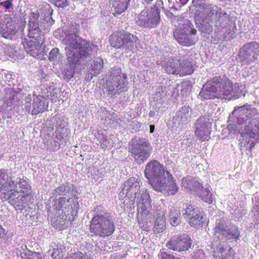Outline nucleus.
Here are the masks:
<instances>
[{
	"mask_svg": "<svg viewBox=\"0 0 259 259\" xmlns=\"http://www.w3.org/2000/svg\"><path fill=\"white\" fill-rule=\"evenodd\" d=\"M147 4H150L153 0H144Z\"/></svg>",
	"mask_w": 259,
	"mask_h": 259,
	"instance_id": "obj_55",
	"label": "nucleus"
},
{
	"mask_svg": "<svg viewBox=\"0 0 259 259\" xmlns=\"http://www.w3.org/2000/svg\"><path fill=\"white\" fill-rule=\"evenodd\" d=\"M203 213L198 211L189 219V224L192 227H200L204 224Z\"/></svg>",
	"mask_w": 259,
	"mask_h": 259,
	"instance_id": "obj_33",
	"label": "nucleus"
},
{
	"mask_svg": "<svg viewBox=\"0 0 259 259\" xmlns=\"http://www.w3.org/2000/svg\"><path fill=\"white\" fill-rule=\"evenodd\" d=\"M96 75H97L94 74V72H92V71L88 72L85 75V80L86 81V82H89L92 80L93 76Z\"/></svg>",
	"mask_w": 259,
	"mask_h": 259,
	"instance_id": "obj_52",
	"label": "nucleus"
},
{
	"mask_svg": "<svg viewBox=\"0 0 259 259\" xmlns=\"http://www.w3.org/2000/svg\"><path fill=\"white\" fill-rule=\"evenodd\" d=\"M234 86L227 78L215 76L207 81L200 92L202 99H227L233 93Z\"/></svg>",
	"mask_w": 259,
	"mask_h": 259,
	"instance_id": "obj_4",
	"label": "nucleus"
},
{
	"mask_svg": "<svg viewBox=\"0 0 259 259\" xmlns=\"http://www.w3.org/2000/svg\"><path fill=\"white\" fill-rule=\"evenodd\" d=\"M121 31L113 32L110 36L109 39L110 45L116 49L123 48L122 41H121Z\"/></svg>",
	"mask_w": 259,
	"mask_h": 259,
	"instance_id": "obj_32",
	"label": "nucleus"
},
{
	"mask_svg": "<svg viewBox=\"0 0 259 259\" xmlns=\"http://www.w3.org/2000/svg\"><path fill=\"white\" fill-rule=\"evenodd\" d=\"M0 230H1L2 232H3V233H5V229L4 228H3L2 227H0Z\"/></svg>",
	"mask_w": 259,
	"mask_h": 259,
	"instance_id": "obj_56",
	"label": "nucleus"
},
{
	"mask_svg": "<svg viewBox=\"0 0 259 259\" xmlns=\"http://www.w3.org/2000/svg\"><path fill=\"white\" fill-rule=\"evenodd\" d=\"M181 187L184 190H194L197 192V188L200 189L201 184L198 182L194 181L190 177H187L181 179Z\"/></svg>",
	"mask_w": 259,
	"mask_h": 259,
	"instance_id": "obj_23",
	"label": "nucleus"
},
{
	"mask_svg": "<svg viewBox=\"0 0 259 259\" xmlns=\"http://www.w3.org/2000/svg\"><path fill=\"white\" fill-rule=\"evenodd\" d=\"M137 219L138 224L142 230L147 231L149 229V224L151 223V215L139 214L137 215Z\"/></svg>",
	"mask_w": 259,
	"mask_h": 259,
	"instance_id": "obj_34",
	"label": "nucleus"
},
{
	"mask_svg": "<svg viewBox=\"0 0 259 259\" xmlns=\"http://www.w3.org/2000/svg\"><path fill=\"white\" fill-rule=\"evenodd\" d=\"M48 108V103L45 98L41 96H36L33 100L31 114L36 115L45 112Z\"/></svg>",
	"mask_w": 259,
	"mask_h": 259,
	"instance_id": "obj_20",
	"label": "nucleus"
},
{
	"mask_svg": "<svg viewBox=\"0 0 259 259\" xmlns=\"http://www.w3.org/2000/svg\"><path fill=\"white\" fill-rule=\"evenodd\" d=\"M59 56V50L57 48H54L50 51L49 55V59L50 61L56 60Z\"/></svg>",
	"mask_w": 259,
	"mask_h": 259,
	"instance_id": "obj_42",
	"label": "nucleus"
},
{
	"mask_svg": "<svg viewBox=\"0 0 259 259\" xmlns=\"http://www.w3.org/2000/svg\"><path fill=\"white\" fill-rule=\"evenodd\" d=\"M121 41H122L123 48L130 49L132 48L134 45V41L137 37L131 34L129 32L121 31Z\"/></svg>",
	"mask_w": 259,
	"mask_h": 259,
	"instance_id": "obj_25",
	"label": "nucleus"
},
{
	"mask_svg": "<svg viewBox=\"0 0 259 259\" xmlns=\"http://www.w3.org/2000/svg\"><path fill=\"white\" fill-rule=\"evenodd\" d=\"M96 212L90 222L89 231L95 236L105 238L112 235L115 231L114 219L101 205L94 208Z\"/></svg>",
	"mask_w": 259,
	"mask_h": 259,
	"instance_id": "obj_3",
	"label": "nucleus"
},
{
	"mask_svg": "<svg viewBox=\"0 0 259 259\" xmlns=\"http://www.w3.org/2000/svg\"><path fill=\"white\" fill-rule=\"evenodd\" d=\"M190 108L189 106H183L177 113V116L181 118L182 122L186 121Z\"/></svg>",
	"mask_w": 259,
	"mask_h": 259,
	"instance_id": "obj_39",
	"label": "nucleus"
},
{
	"mask_svg": "<svg viewBox=\"0 0 259 259\" xmlns=\"http://www.w3.org/2000/svg\"><path fill=\"white\" fill-rule=\"evenodd\" d=\"M91 71L95 75L99 74L103 68V61L101 58L95 59L91 65Z\"/></svg>",
	"mask_w": 259,
	"mask_h": 259,
	"instance_id": "obj_36",
	"label": "nucleus"
},
{
	"mask_svg": "<svg viewBox=\"0 0 259 259\" xmlns=\"http://www.w3.org/2000/svg\"><path fill=\"white\" fill-rule=\"evenodd\" d=\"M68 259H88V258L83 256L81 252H79L70 256Z\"/></svg>",
	"mask_w": 259,
	"mask_h": 259,
	"instance_id": "obj_48",
	"label": "nucleus"
},
{
	"mask_svg": "<svg viewBox=\"0 0 259 259\" xmlns=\"http://www.w3.org/2000/svg\"><path fill=\"white\" fill-rule=\"evenodd\" d=\"M139 181L135 177H131L124 182L123 191L125 192V197L133 203L135 202L137 193L140 189Z\"/></svg>",
	"mask_w": 259,
	"mask_h": 259,
	"instance_id": "obj_14",
	"label": "nucleus"
},
{
	"mask_svg": "<svg viewBox=\"0 0 259 259\" xmlns=\"http://www.w3.org/2000/svg\"><path fill=\"white\" fill-rule=\"evenodd\" d=\"M39 17V13L31 12L28 21V30H40L39 28L38 19Z\"/></svg>",
	"mask_w": 259,
	"mask_h": 259,
	"instance_id": "obj_35",
	"label": "nucleus"
},
{
	"mask_svg": "<svg viewBox=\"0 0 259 259\" xmlns=\"http://www.w3.org/2000/svg\"><path fill=\"white\" fill-rule=\"evenodd\" d=\"M165 211L156 209L154 217L155 218L154 226V232L156 233L162 232L165 228Z\"/></svg>",
	"mask_w": 259,
	"mask_h": 259,
	"instance_id": "obj_19",
	"label": "nucleus"
},
{
	"mask_svg": "<svg viewBox=\"0 0 259 259\" xmlns=\"http://www.w3.org/2000/svg\"><path fill=\"white\" fill-rule=\"evenodd\" d=\"M198 211H196L192 204L189 203L186 204L185 212L183 213L184 216H186L189 219Z\"/></svg>",
	"mask_w": 259,
	"mask_h": 259,
	"instance_id": "obj_41",
	"label": "nucleus"
},
{
	"mask_svg": "<svg viewBox=\"0 0 259 259\" xmlns=\"http://www.w3.org/2000/svg\"><path fill=\"white\" fill-rule=\"evenodd\" d=\"M202 15L206 17H211L214 14L213 7L211 5H207L203 4L200 6Z\"/></svg>",
	"mask_w": 259,
	"mask_h": 259,
	"instance_id": "obj_38",
	"label": "nucleus"
},
{
	"mask_svg": "<svg viewBox=\"0 0 259 259\" xmlns=\"http://www.w3.org/2000/svg\"><path fill=\"white\" fill-rule=\"evenodd\" d=\"M191 245L190 238L185 235L174 236L166 245L169 249L179 252L188 250Z\"/></svg>",
	"mask_w": 259,
	"mask_h": 259,
	"instance_id": "obj_13",
	"label": "nucleus"
},
{
	"mask_svg": "<svg viewBox=\"0 0 259 259\" xmlns=\"http://www.w3.org/2000/svg\"><path fill=\"white\" fill-rule=\"evenodd\" d=\"M68 62L74 66L79 65L91 56L93 51H97V46L82 39L75 33L69 34L63 39Z\"/></svg>",
	"mask_w": 259,
	"mask_h": 259,
	"instance_id": "obj_2",
	"label": "nucleus"
},
{
	"mask_svg": "<svg viewBox=\"0 0 259 259\" xmlns=\"http://www.w3.org/2000/svg\"><path fill=\"white\" fill-rule=\"evenodd\" d=\"M211 124L205 121L204 118L200 117L195 124L194 134L197 138L201 141H208L210 138Z\"/></svg>",
	"mask_w": 259,
	"mask_h": 259,
	"instance_id": "obj_12",
	"label": "nucleus"
},
{
	"mask_svg": "<svg viewBox=\"0 0 259 259\" xmlns=\"http://www.w3.org/2000/svg\"><path fill=\"white\" fill-rule=\"evenodd\" d=\"M161 259H183L181 257L167 254L165 252H160Z\"/></svg>",
	"mask_w": 259,
	"mask_h": 259,
	"instance_id": "obj_45",
	"label": "nucleus"
},
{
	"mask_svg": "<svg viewBox=\"0 0 259 259\" xmlns=\"http://www.w3.org/2000/svg\"><path fill=\"white\" fill-rule=\"evenodd\" d=\"M200 15V14H197L196 17H198V15Z\"/></svg>",
	"mask_w": 259,
	"mask_h": 259,
	"instance_id": "obj_58",
	"label": "nucleus"
},
{
	"mask_svg": "<svg viewBox=\"0 0 259 259\" xmlns=\"http://www.w3.org/2000/svg\"><path fill=\"white\" fill-rule=\"evenodd\" d=\"M187 29V31L192 35H195L196 34L197 31L195 28L193 27V24L189 22L188 24L186 25V26H184L183 29Z\"/></svg>",
	"mask_w": 259,
	"mask_h": 259,
	"instance_id": "obj_46",
	"label": "nucleus"
},
{
	"mask_svg": "<svg viewBox=\"0 0 259 259\" xmlns=\"http://www.w3.org/2000/svg\"><path fill=\"white\" fill-rule=\"evenodd\" d=\"M22 45L26 52L34 57H37L41 54L43 44H38L36 46L35 42L28 43V41H22Z\"/></svg>",
	"mask_w": 259,
	"mask_h": 259,
	"instance_id": "obj_22",
	"label": "nucleus"
},
{
	"mask_svg": "<svg viewBox=\"0 0 259 259\" xmlns=\"http://www.w3.org/2000/svg\"><path fill=\"white\" fill-rule=\"evenodd\" d=\"M227 229V223L224 219L217 220L213 228L214 235L217 237L221 236L224 237Z\"/></svg>",
	"mask_w": 259,
	"mask_h": 259,
	"instance_id": "obj_28",
	"label": "nucleus"
},
{
	"mask_svg": "<svg viewBox=\"0 0 259 259\" xmlns=\"http://www.w3.org/2000/svg\"><path fill=\"white\" fill-rule=\"evenodd\" d=\"M165 70L169 74H175L177 72V68L172 64H167Z\"/></svg>",
	"mask_w": 259,
	"mask_h": 259,
	"instance_id": "obj_47",
	"label": "nucleus"
},
{
	"mask_svg": "<svg viewBox=\"0 0 259 259\" xmlns=\"http://www.w3.org/2000/svg\"><path fill=\"white\" fill-rule=\"evenodd\" d=\"M155 129L154 125L151 124L150 125V133H153Z\"/></svg>",
	"mask_w": 259,
	"mask_h": 259,
	"instance_id": "obj_53",
	"label": "nucleus"
},
{
	"mask_svg": "<svg viewBox=\"0 0 259 259\" xmlns=\"http://www.w3.org/2000/svg\"><path fill=\"white\" fill-rule=\"evenodd\" d=\"M180 206H173L171 207L169 213V218L170 224L172 226H177L181 223Z\"/></svg>",
	"mask_w": 259,
	"mask_h": 259,
	"instance_id": "obj_24",
	"label": "nucleus"
},
{
	"mask_svg": "<svg viewBox=\"0 0 259 259\" xmlns=\"http://www.w3.org/2000/svg\"><path fill=\"white\" fill-rule=\"evenodd\" d=\"M199 29L204 33L210 34L213 31L212 26L208 22L204 20L201 23H196Z\"/></svg>",
	"mask_w": 259,
	"mask_h": 259,
	"instance_id": "obj_37",
	"label": "nucleus"
},
{
	"mask_svg": "<svg viewBox=\"0 0 259 259\" xmlns=\"http://www.w3.org/2000/svg\"><path fill=\"white\" fill-rule=\"evenodd\" d=\"M25 254L27 255L26 259H42L40 253L33 252L30 250H28Z\"/></svg>",
	"mask_w": 259,
	"mask_h": 259,
	"instance_id": "obj_44",
	"label": "nucleus"
},
{
	"mask_svg": "<svg viewBox=\"0 0 259 259\" xmlns=\"http://www.w3.org/2000/svg\"><path fill=\"white\" fill-rule=\"evenodd\" d=\"M9 178L7 170L0 169V198L3 202L8 201L16 210H23L32 198L29 192L31 186L23 179L15 182Z\"/></svg>",
	"mask_w": 259,
	"mask_h": 259,
	"instance_id": "obj_1",
	"label": "nucleus"
},
{
	"mask_svg": "<svg viewBox=\"0 0 259 259\" xmlns=\"http://www.w3.org/2000/svg\"><path fill=\"white\" fill-rule=\"evenodd\" d=\"M65 248L64 246L54 248L52 254L53 259H63L64 256Z\"/></svg>",
	"mask_w": 259,
	"mask_h": 259,
	"instance_id": "obj_40",
	"label": "nucleus"
},
{
	"mask_svg": "<svg viewBox=\"0 0 259 259\" xmlns=\"http://www.w3.org/2000/svg\"><path fill=\"white\" fill-rule=\"evenodd\" d=\"M151 199L147 190L142 191L137 206V215H151Z\"/></svg>",
	"mask_w": 259,
	"mask_h": 259,
	"instance_id": "obj_15",
	"label": "nucleus"
},
{
	"mask_svg": "<svg viewBox=\"0 0 259 259\" xmlns=\"http://www.w3.org/2000/svg\"><path fill=\"white\" fill-rule=\"evenodd\" d=\"M130 0H110L111 12L114 16L120 15L127 9Z\"/></svg>",
	"mask_w": 259,
	"mask_h": 259,
	"instance_id": "obj_18",
	"label": "nucleus"
},
{
	"mask_svg": "<svg viewBox=\"0 0 259 259\" xmlns=\"http://www.w3.org/2000/svg\"><path fill=\"white\" fill-rule=\"evenodd\" d=\"M233 251V250L231 247L227 250L224 246L220 244L218 246L217 250L214 251V259H230Z\"/></svg>",
	"mask_w": 259,
	"mask_h": 259,
	"instance_id": "obj_26",
	"label": "nucleus"
},
{
	"mask_svg": "<svg viewBox=\"0 0 259 259\" xmlns=\"http://www.w3.org/2000/svg\"><path fill=\"white\" fill-rule=\"evenodd\" d=\"M18 22L12 18H7L0 23V34L6 38H11L17 32Z\"/></svg>",
	"mask_w": 259,
	"mask_h": 259,
	"instance_id": "obj_16",
	"label": "nucleus"
},
{
	"mask_svg": "<svg viewBox=\"0 0 259 259\" xmlns=\"http://www.w3.org/2000/svg\"><path fill=\"white\" fill-rule=\"evenodd\" d=\"M167 182L165 179L158 184L155 183L153 189L157 191L166 193L168 195H174L178 192L179 186L169 171L167 172Z\"/></svg>",
	"mask_w": 259,
	"mask_h": 259,
	"instance_id": "obj_11",
	"label": "nucleus"
},
{
	"mask_svg": "<svg viewBox=\"0 0 259 259\" xmlns=\"http://www.w3.org/2000/svg\"><path fill=\"white\" fill-rule=\"evenodd\" d=\"M174 36L181 45L184 46H191L195 44V40L192 38H189L188 34H180L179 32H175Z\"/></svg>",
	"mask_w": 259,
	"mask_h": 259,
	"instance_id": "obj_27",
	"label": "nucleus"
},
{
	"mask_svg": "<svg viewBox=\"0 0 259 259\" xmlns=\"http://www.w3.org/2000/svg\"><path fill=\"white\" fill-rule=\"evenodd\" d=\"M243 51L246 59L250 62L255 61L259 56V44L252 41L244 44L242 47Z\"/></svg>",
	"mask_w": 259,
	"mask_h": 259,
	"instance_id": "obj_17",
	"label": "nucleus"
},
{
	"mask_svg": "<svg viewBox=\"0 0 259 259\" xmlns=\"http://www.w3.org/2000/svg\"><path fill=\"white\" fill-rule=\"evenodd\" d=\"M188 1L189 0H179L181 4L183 5L186 4L188 2Z\"/></svg>",
	"mask_w": 259,
	"mask_h": 259,
	"instance_id": "obj_54",
	"label": "nucleus"
},
{
	"mask_svg": "<svg viewBox=\"0 0 259 259\" xmlns=\"http://www.w3.org/2000/svg\"><path fill=\"white\" fill-rule=\"evenodd\" d=\"M196 193H198L197 195L204 202L208 204H211L212 203L213 199L212 194L208 188H204L201 184L200 189L197 188V192Z\"/></svg>",
	"mask_w": 259,
	"mask_h": 259,
	"instance_id": "obj_30",
	"label": "nucleus"
},
{
	"mask_svg": "<svg viewBox=\"0 0 259 259\" xmlns=\"http://www.w3.org/2000/svg\"><path fill=\"white\" fill-rule=\"evenodd\" d=\"M0 6H2L6 9H9L12 6V3L10 1H6L0 3Z\"/></svg>",
	"mask_w": 259,
	"mask_h": 259,
	"instance_id": "obj_51",
	"label": "nucleus"
},
{
	"mask_svg": "<svg viewBox=\"0 0 259 259\" xmlns=\"http://www.w3.org/2000/svg\"><path fill=\"white\" fill-rule=\"evenodd\" d=\"M126 75L122 73L120 68H111L108 74L106 81L109 94L112 96L122 93L126 85Z\"/></svg>",
	"mask_w": 259,
	"mask_h": 259,
	"instance_id": "obj_6",
	"label": "nucleus"
},
{
	"mask_svg": "<svg viewBox=\"0 0 259 259\" xmlns=\"http://www.w3.org/2000/svg\"><path fill=\"white\" fill-rule=\"evenodd\" d=\"M100 143L101 144V146L102 149H106L108 145L109 144V141L107 139H103L102 140H100Z\"/></svg>",
	"mask_w": 259,
	"mask_h": 259,
	"instance_id": "obj_50",
	"label": "nucleus"
},
{
	"mask_svg": "<svg viewBox=\"0 0 259 259\" xmlns=\"http://www.w3.org/2000/svg\"><path fill=\"white\" fill-rule=\"evenodd\" d=\"M194 70L192 62L188 60H183L180 63L179 71L181 75L184 76L193 73Z\"/></svg>",
	"mask_w": 259,
	"mask_h": 259,
	"instance_id": "obj_31",
	"label": "nucleus"
},
{
	"mask_svg": "<svg viewBox=\"0 0 259 259\" xmlns=\"http://www.w3.org/2000/svg\"><path fill=\"white\" fill-rule=\"evenodd\" d=\"M168 171L166 167L161 164L157 160H151L149 161L144 170L146 178L148 179L153 188L155 183L158 184L162 180L165 179V174Z\"/></svg>",
	"mask_w": 259,
	"mask_h": 259,
	"instance_id": "obj_7",
	"label": "nucleus"
},
{
	"mask_svg": "<svg viewBox=\"0 0 259 259\" xmlns=\"http://www.w3.org/2000/svg\"><path fill=\"white\" fill-rule=\"evenodd\" d=\"M257 130L249 129V126L245 128L246 132L242 134V140H240V146L241 150H249L251 151L257 143L259 142V125Z\"/></svg>",
	"mask_w": 259,
	"mask_h": 259,
	"instance_id": "obj_10",
	"label": "nucleus"
},
{
	"mask_svg": "<svg viewBox=\"0 0 259 259\" xmlns=\"http://www.w3.org/2000/svg\"><path fill=\"white\" fill-rule=\"evenodd\" d=\"M257 216L259 218V210L258 211V212H257Z\"/></svg>",
	"mask_w": 259,
	"mask_h": 259,
	"instance_id": "obj_57",
	"label": "nucleus"
},
{
	"mask_svg": "<svg viewBox=\"0 0 259 259\" xmlns=\"http://www.w3.org/2000/svg\"><path fill=\"white\" fill-rule=\"evenodd\" d=\"M66 190V186L64 184L60 185L54 191V195L56 196L63 195Z\"/></svg>",
	"mask_w": 259,
	"mask_h": 259,
	"instance_id": "obj_43",
	"label": "nucleus"
},
{
	"mask_svg": "<svg viewBox=\"0 0 259 259\" xmlns=\"http://www.w3.org/2000/svg\"><path fill=\"white\" fill-rule=\"evenodd\" d=\"M160 22V12L155 8L142 10L136 20L138 26L149 29L155 28L159 25Z\"/></svg>",
	"mask_w": 259,
	"mask_h": 259,
	"instance_id": "obj_8",
	"label": "nucleus"
},
{
	"mask_svg": "<svg viewBox=\"0 0 259 259\" xmlns=\"http://www.w3.org/2000/svg\"><path fill=\"white\" fill-rule=\"evenodd\" d=\"M128 150L134 161L137 164H141L150 157L152 147L147 139L135 137L129 144Z\"/></svg>",
	"mask_w": 259,
	"mask_h": 259,
	"instance_id": "obj_5",
	"label": "nucleus"
},
{
	"mask_svg": "<svg viewBox=\"0 0 259 259\" xmlns=\"http://www.w3.org/2000/svg\"><path fill=\"white\" fill-rule=\"evenodd\" d=\"M78 202L73 198L66 200L65 197H60L58 199V209H62L63 213L62 218L64 222L63 225L74 221L78 213Z\"/></svg>",
	"mask_w": 259,
	"mask_h": 259,
	"instance_id": "obj_9",
	"label": "nucleus"
},
{
	"mask_svg": "<svg viewBox=\"0 0 259 259\" xmlns=\"http://www.w3.org/2000/svg\"><path fill=\"white\" fill-rule=\"evenodd\" d=\"M248 110L244 108V106H241L238 107L237 108H235L234 110V112H238L240 115H242L243 114H244L245 112H247Z\"/></svg>",
	"mask_w": 259,
	"mask_h": 259,
	"instance_id": "obj_49",
	"label": "nucleus"
},
{
	"mask_svg": "<svg viewBox=\"0 0 259 259\" xmlns=\"http://www.w3.org/2000/svg\"><path fill=\"white\" fill-rule=\"evenodd\" d=\"M22 41H28V43L35 42L37 46L38 44H43L45 41L41 30H28L27 37L24 38Z\"/></svg>",
	"mask_w": 259,
	"mask_h": 259,
	"instance_id": "obj_21",
	"label": "nucleus"
},
{
	"mask_svg": "<svg viewBox=\"0 0 259 259\" xmlns=\"http://www.w3.org/2000/svg\"><path fill=\"white\" fill-rule=\"evenodd\" d=\"M240 232L237 226L232 225L227 229L224 238L228 240L237 241L240 237Z\"/></svg>",
	"mask_w": 259,
	"mask_h": 259,
	"instance_id": "obj_29",
	"label": "nucleus"
}]
</instances>
